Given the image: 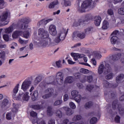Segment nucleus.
Returning <instances> with one entry per match:
<instances>
[{
  "instance_id": "f257e3e1",
  "label": "nucleus",
  "mask_w": 124,
  "mask_h": 124,
  "mask_svg": "<svg viewBox=\"0 0 124 124\" xmlns=\"http://www.w3.org/2000/svg\"><path fill=\"white\" fill-rule=\"evenodd\" d=\"M93 18L92 15L88 14L85 16L84 19H79L78 22H75L74 23V26L75 27H78V26H85L86 24H88L89 21L91 20Z\"/></svg>"
},
{
  "instance_id": "f03ea898",
  "label": "nucleus",
  "mask_w": 124,
  "mask_h": 124,
  "mask_svg": "<svg viewBox=\"0 0 124 124\" xmlns=\"http://www.w3.org/2000/svg\"><path fill=\"white\" fill-rule=\"evenodd\" d=\"M111 71V68L109 66V64H107L106 66H104L103 64H101L98 68V74H102L104 71V74L106 75V74H108V73H110V71Z\"/></svg>"
},
{
  "instance_id": "7ed1b4c3",
  "label": "nucleus",
  "mask_w": 124,
  "mask_h": 124,
  "mask_svg": "<svg viewBox=\"0 0 124 124\" xmlns=\"http://www.w3.org/2000/svg\"><path fill=\"white\" fill-rule=\"evenodd\" d=\"M48 80H49V82H47L45 81L42 82L40 84V87L43 89H45V88H47V85H56V81H54L55 77L54 76H52L48 78Z\"/></svg>"
},
{
  "instance_id": "20e7f679",
  "label": "nucleus",
  "mask_w": 124,
  "mask_h": 124,
  "mask_svg": "<svg viewBox=\"0 0 124 124\" xmlns=\"http://www.w3.org/2000/svg\"><path fill=\"white\" fill-rule=\"evenodd\" d=\"M19 84H17L15 87L14 88L13 92V97L15 98L16 100H20L21 99V95L24 94V92H22V91H20L19 95L17 96L16 95L17 93H18V91H19Z\"/></svg>"
},
{
  "instance_id": "39448f33",
  "label": "nucleus",
  "mask_w": 124,
  "mask_h": 124,
  "mask_svg": "<svg viewBox=\"0 0 124 124\" xmlns=\"http://www.w3.org/2000/svg\"><path fill=\"white\" fill-rule=\"evenodd\" d=\"M120 58H121V62L124 64V53H117L116 54L112 55L111 57V59L114 62L119 61Z\"/></svg>"
},
{
  "instance_id": "423d86ee",
  "label": "nucleus",
  "mask_w": 124,
  "mask_h": 124,
  "mask_svg": "<svg viewBox=\"0 0 124 124\" xmlns=\"http://www.w3.org/2000/svg\"><path fill=\"white\" fill-rule=\"evenodd\" d=\"M78 91L76 90H74L71 92V95L73 98H74L76 102L80 103V102L81 101V95L78 94Z\"/></svg>"
},
{
  "instance_id": "0eeeda50",
  "label": "nucleus",
  "mask_w": 124,
  "mask_h": 124,
  "mask_svg": "<svg viewBox=\"0 0 124 124\" xmlns=\"http://www.w3.org/2000/svg\"><path fill=\"white\" fill-rule=\"evenodd\" d=\"M31 81L26 80L23 82L21 85V89L24 92H28L30 87H31Z\"/></svg>"
},
{
  "instance_id": "6e6552de",
  "label": "nucleus",
  "mask_w": 124,
  "mask_h": 124,
  "mask_svg": "<svg viewBox=\"0 0 124 124\" xmlns=\"http://www.w3.org/2000/svg\"><path fill=\"white\" fill-rule=\"evenodd\" d=\"M49 31L53 36L57 35L58 32L57 31V29H56V26L54 25H51L49 28Z\"/></svg>"
},
{
  "instance_id": "1a4fd4ad",
  "label": "nucleus",
  "mask_w": 124,
  "mask_h": 124,
  "mask_svg": "<svg viewBox=\"0 0 124 124\" xmlns=\"http://www.w3.org/2000/svg\"><path fill=\"white\" fill-rule=\"evenodd\" d=\"M92 0H85L81 4V7L82 8H85V9L89 8L92 5Z\"/></svg>"
},
{
  "instance_id": "9d476101",
  "label": "nucleus",
  "mask_w": 124,
  "mask_h": 124,
  "mask_svg": "<svg viewBox=\"0 0 124 124\" xmlns=\"http://www.w3.org/2000/svg\"><path fill=\"white\" fill-rule=\"evenodd\" d=\"M8 103H9V101L8 99L5 98L1 102L0 107L2 109H5L7 107V105H8Z\"/></svg>"
},
{
  "instance_id": "9b49d317",
  "label": "nucleus",
  "mask_w": 124,
  "mask_h": 124,
  "mask_svg": "<svg viewBox=\"0 0 124 124\" xmlns=\"http://www.w3.org/2000/svg\"><path fill=\"white\" fill-rule=\"evenodd\" d=\"M9 15H10V12H9V11H7L4 12L2 13V16H1L0 21L1 22H4V21H5L6 19H7V17H8Z\"/></svg>"
},
{
  "instance_id": "f8f14e48",
  "label": "nucleus",
  "mask_w": 124,
  "mask_h": 124,
  "mask_svg": "<svg viewBox=\"0 0 124 124\" xmlns=\"http://www.w3.org/2000/svg\"><path fill=\"white\" fill-rule=\"evenodd\" d=\"M51 39L50 38L45 39L42 40L41 45L44 47H46V46H48V45H51Z\"/></svg>"
},
{
  "instance_id": "ddd939ff",
  "label": "nucleus",
  "mask_w": 124,
  "mask_h": 124,
  "mask_svg": "<svg viewBox=\"0 0 124 124\" xmlns=\"http://www.w3.org/2000/svg\"><path fill=\"white\" fill-rule=\"evenodd\" d=\"M30 116L31 117V120L32 124L33 121H38V118H37V113L32 111L30 112Z\"/></svg>"
},
{
  "instance_id": "4468645a",
  "label": "nucleus",
  "mask_w": 124,
  "mask_h": 124,
  "mask_svg": "<svg viewBox=\"0 0 124 124\" xmlns=\"http://www.w3.org/2000/svg\"><path fill=\"white\" fill-rule=\"evenodd\" d=\"M94 23L96 27L100 25V23H101V17L99 16H95L94 18Z\"/></svg>"
},
{
  "instance_id": "2eb2a0df",
  "label": "nucleus",
  "mask_w": 124,
  "mask_h": 124,
  "mask_svg": "<svg viewBox=\"0 0 124 124\" xmlns=\"http://www.w3.org/2000/svg\"><path fill=\"white\" fill-rule=\"evenodd\" d=\"M61 41H62L61 39V38L57 36L53 41L50 43V45L51 46H55V45H57V44H58V43H60Z\"/></svg>"
},
{
  "instance_id": "dca6fc26",
  "label": "nucleus",
  "mask_w": 124,
  "mask_h": 124,
  "mask_svg": "<svg viewBox=\"0 0 124 124\" xmlns=\"http://www.w3.org/2000/svg\"><path fill=\"white\" fill-rule=\"evenodd\" d=\"M124 75L121 74L118 76L116 78V83L117 84H120V83H122V81L124 80Z\"/></svg>"
},
{
  "instance_id": "f3484780",
  "label": "nucleus",
  "mask_w": 124,
  "mask_h": 124,
  "mask_svg": "<svg viewBox=\"0 0 124 124\" xmlns=\"http://www.w3.org/2000/svg\"><path fill=\"white\" fill-rule=\"evenodd\" d=\"M31 19L27 18V17H24L19 20V23H21L22 24H26L28 25L30 22H31Z\"/></svg>"
},
{
  "instance_id": "a211bd4d",
  "label": "nucleus",
  "mask_w": 124,
  "mask_h": 124,
  "mask_svg": "<svg viewBox=\"0 0 124 124\" xmlns=\"http://www.w3.org/2000/svg\"><path fill=\"white\" fill-rule=\"evenodd\" d=\"M66 35V33L64 32L63 31H60L58 34H57V36H58L62 41L64 40V38H65V36Z\"/></svg>"
},
{
  "instance_id": "6ab92c4d",
  "label": "nucleus",
  "mask_w": 124,
  "mask_h": 124,
  "mask_svg": "<svg viewBox=\"0 0 124 124\" xmlns=\"http://www.w3.org/2000/svg\"><path fill=\"white\" fill-rule=\"evenodd\" d=\"M121 105L118 102V100H115L112 103V109L116 110L117 108H119Z\"/></svg>"
},
{
  "instance_id": "aec40b11",
  "label": "nucleus",
  "mask_w": 124,
  "mask_h": 124,
  "mask_svg": "<svg viewBox=\"0 0 124 124\" xmlns=\"http://www.w3.org/2000/svg\"><path fill=\"white\" fill-rule=\"evenodd\" d=\"M65 110L66 111V115L67 116H71L74 113V110L69 108H65Z\"/></svg>"
},
{
  "instance_id": "412c9836",
  "label": "nucleus",
  "mask_w": 124,
  "mask_h": 124,
  "mask_svg": "<svg viewBox=\"0 0 124 124\" xmlns=\"http://www.w3.org/2000/svg\"><path fill=\"white\" fill-rule=\"evenodd\" d=\"M119 38L117 36H111L110 38V42L111 44H117Z\"/></svg>"
},
{
  "instance_id": "4be33fe9",
  "label": "nucleus",
  "mask_w": 124,
  "mask_h": 124,
  "mask_svg": "<svg viewBox=\"0 0 124 124\" xmlns=\"http://www.w3.org/2000/svg\"><path fill=\"white\" fill-rule=\"evenodd\" d=\"M109 28V22L107 20H104L103 23L102 29L103 30H107Z\"/></svg>"
},
{
  "instance_id": "5701e85b",
  "label": "nucleus",
  "mask_w": 124,
  "mask_h": 124,
  "mask_svg": "<svg viewBox=\"0 0 124 124\" xmlns=\"http://www.w3.org/2000/svg\"><path fill=\"white\" fill-rule=\"evenodd\" d=\"M38 97V92L37 91H35L32 95L31 99L33 101H35Z\"/></svg>"
},
{
  "instance_id": "b1692460",
  "label": "nucleus",
  "mask_w": 124,
  "mask_h": 124,
  "mask_svg": "<svg viewBox=\"0 0 124 124\" xmlns=\"http://www.w3.org/2000/svg\"><path fill=\"white\" fill-rule=\"evenodd\" d=\"M29 99H30V96H29V92H26L24 94L22 97V100L23 101H29Z\"/></svg>"
},
{
  "instance_id": "393cba45",
  "label": "nucleus",
  "mask_w": 124,
  "mask_h": 124,
  "mask_svg": "<svg viewBox=\"0 0 124 124\" xmlns=\"http://www.w3.org/2000/svg\"><path fill=\"white\" fill-rule=\"evenodd\" d=\"M21 33H22V31H15L12 34L13 38H18V36H19Z\"/></svg>"
},
{
  "instance_id": "a878e982",
  "label": "nucleus",
  "mask_w": 124,
  "mask_h": 124,
  "mask_svg": "<svg viewBox=\"0 0 124 124\" xmlns=\"http://www.w3.org/2000/svg\"><path fill=\"white\" fill-rule=\"evenodd\" d=\"M58 4H59V1H58V0L54 1L49 4L48 8L52 9V8H54V7H55V5H57Z\"/></svg>"
},
{
  "instance_id": "bb28decb",
  "label": "nucleus",
  "mask_w": 124,
  "mask_h": 124,
  "mask_svg": "<svg viewBox=\"0 0 124 124\" xmlns=\"http://www.w3.org/2000/svg\"><path fill=\"white\" fill-rule=\"evenodd\" d=\"M13 108L12 110L13 113H17L18 109H19V105L15 104H13Z\"/></svg>"
},
{
  "instance_id": "cd10ccee",
  "label": "nucleus",
  "mask_w": 124,
  "mask_h": 124,
  "mask_svg": "<svg viewBox=\"0 0 124 124\" xmlns=\"http://www.w3.org/2000/svg\"><path fill=\"white\" fill-rule=\"evenodd\" d=\"M45 93H48V94H50V96L52 95L53 93H54V89L53 88H48L45 90Z\"/></svg>"
},
{
  "instance_id": "c85d7f7f",
  "label": "nucleus",
  "mask_w": 124,
  "mask_h": 124,
  "mask_svg": "<svg viewBox=\"0 0 124 124\" xmlns=\"http://www.w3.org/2000/svg\"><path fill=\"white\" fill-rule=\"evenodd\" d=\"M32 108L35 110H40L43 108V106L42 105H34L32 106Z\"/></svg>"
},
{
  "instance_id": "c756f323",
  "label": "nucleus",
  "mask_w": 124,
  "mask_h": 124,
  "mask_svg": "<svg viewBox=\"0 0 124 124\" xmlns=\"http://www.w3.org/2000/svg\"><path fill=\"white\" fill-rule=\"evenodd\" d=\"M92 73V71L85 68H81L80 69V73H83V74H89V73Z\"/></svg>"
},
{
  "instance_id": "7c9ffc66",
  "label": "nucleus",
  "mask_w": 124,
  "mask_h": 124,
  "mask_svg": "<svg viewBox=\"0 0 124 124\" xmlns=\"http://www.w3.org/2000/svg\"><path fill=\"white\" fill-rule=\"evenodd\" d=\"M62 99L57 100L53 103V106H61V105H62Z\"/></svg>"
},
{
  "instance_id": "2f4dec72",
  "label": "nucleus",
  "mask_w": 124,
  "mask_h": 124,
  "mask_svg": "<svg viewBox=\"0 0 124 124\" xmlns=\"http://www.w3.org/2000/svg\"><path fill=\"white\" fill-rule=\"evenodd\" d=\"M42 80V77H41V76H38L37 78H35L34 81V85H37V84L41 82Z\"/></svg>"
},
{
  "instance_id": "473e14b6",
  "label": "nucleus",
  "mask_w": 124,
  "mask_h": 124,
  "mask_svg": "<svg viewBox=\"0 0 124 124\" xmlns=\"http://www.w3.org/2000/svg\"><path fill=\"white\" fill-rule=\"evenodd\" d=\"M73 77H68L65 78V82L71 84V83H73Z\"/></svg>"
},
{
  "instance_id": "72a5a7b5",
  "label": "nucleus",
  "mask_w": 124,
  "mask_h": 124,
  "mask_svg": "<svg viewBox=\"0 0 124 124\" xmlns=\"http://www.w3.org/2000/svg\"><path fill=\"white\" fill-rule=\"evenodd\" d=\"M96 123H97V118L96 117H93L89 121L90 124H96Z\"/></svg>"
},
{
  "instance_id": "f704fd0d",
  "label": "nucleus",
  "mask_w": 124,
  "mask_h": 124,
  "mask_svg": "<svg viewBox=\"0 0 124 124\" xmlns=\"http://www.w3.org/2000/svg\"><path fill=\"white\" fill-rule=\"evenodd\" d=\"M14 28L13 26H10L9 28L5 30V33H10L13 31Z\"/></svg>"
},
{
  "instance_id": "c9c22d12",
  "label": "nucleus",
  "mask_w": 124,
  "mask_h": 124,
  "mask_svg": "<svg viewBox=\"0 0 124 124\" xmlns=\"http://www.w3.org/2000/svg\"><path fill=\"white\" fill-rule=\"evenodd\" d=\"M47 116H53V111H52V108L48 107L47 108Z\"/></svg>"
},
{
  "instance_id": "e433bc0d",
  "label": "nucleus",
  "mask_w": 124,
  "mask_h": 124,
  "mask_svg": "<svg viewBox=\"0 0 124 124\" xmlns=\"http://www.w3.org/2000/svg\"><path fill=\"white\" fill-rule=\"evenodd\" d=\"M56 80L58 85H62L63 84V78H56Z\"/></svg>"
},
{
  "instance_id": "4c0bfd02",
  "label": "nucleus",
  "mask_w": 124,
  "mask_h": 124,
  "mask_svg": "<svg viewBox=\"0 0 124 124\" xmlns=\"http://www.w3.org/2000/svg\"><path fill=\"white\" fill-rule=\"evenodd\" d=\"M93 106V102H89L85 104L84 107L85 109H90Z\"/></svg>"
},
{
  "instance_id": "58836bf2",
  "label": "nucleus",
  "mask_w": 124,
  "mask_h": 124,
  "mask_svg": "<svg viewBox=\"0 0 124 124\" xmlns=\"http://www.w3.org/2000/svg\"><path fill=\"white\" fill-rule=\"evenodd\" d=\"M86 37V34L83 32H79L78 34V38L84 39Z\"/></svg>"
},
{
  "instance_id": "ea45409f",
  "label": "nucleus",
  "mask_w": 124,
  "mask_h": 124,
  "mask_svg": "<svg viewBox=\"0 0 124 124\" xmlns=\"http://www.w3.org/2000/svg\"><path fill=\"white\" fill-rule=\"evenodd\" d=\"M82 119V116L80 115H76L73 118V121L74 122H77V121H80Z\"/></svg>"
},
{
  "instance_id": "a19ab883",
  "label": "nucleus",
  "mask_w": 124,
  "mask_h": 124,
  "mask_svg": "<svg viewBox=\"0 0 124 124\" xmlns=\"http://www.w3.org/2000/svg\"><path fill=\"white\" fill-rule=\"evenodd\" d=\"M79 31H75L73 32L72 34V37L73 39H74V38H77V37H79Z\"/></svg>"
},
{
  "instance_id": "79ce46f5",
  "label": "nucleus",
  "mask_w": 124,
  "mask_h": 124,
  "mask_svg": "<svg viewBox=\"0 0 124 124\" xmlns=\"http://www.w3.org/2000/svg\"><path fill=\"white\" fill-rule=\"evenodd\" d=\"M46 31L44 29L41 28L38 30V35L41 37L42 35H43V34Z\"/></svg>"
},
{
  "instance_id": "37998d69",
  "label": "nucleus",
  "mask_w": 124,
  "mask_h": 124,
  "mask_svg": "<svg viewBox=\"0 0 124 124\" xmlns=\"http://www.w3.org/2000/svg\"><path fill=\"white\" fill-rule=\"evenodd\" d=\"M33 124H46V123L44 121L39 122V120H33L32 121Z\"/></svg>"
},
{
  "instance_id": "c03bdc74",
  "label": "nucleus",
  "mask_w": 124,
  "mask_h": 124,
  "mask_svg": "<svg viewBox=\"0 0 124 124\" xmlns=\"http://www.w3.org/2000/svg\"><path fill=\"white\" fill-rule=\"evenodd\" d=\"M49 36V34H48V31H46V32L43 34V35L41 36V38H43V39H46L48 38Z\"/></svg>"
},
{
  "instance_id": "a18cd8bd",
  "label": "nucleus",
  "mask_w": 124,
  "mask_h": 124,
  "mask_svg": "<svg viewBox=\"0 0 124 124\" xmlns=\"http://www.w3.org/2000/svg\"><path fill=\"white\" fill-rule=\"evenodd\" d=\"M55 114L57 117H59V118H62V111L60 110H57L56 111Z\"/></svg>"
},
{
  "instance_id": "49530a36",
  "label": "nucleus",
  "mask_w": 124,
  "mask_h": 124,
  "mask_svg": "<svg viewBox=\"0 0 124 124\" xmlns=\"http://www.w3.org/2000/svg\"><path fill=\"white\" fill-rule=\"evenodd\" d=\"M85 8L82 7V5H81V7H78V11L80 13H83L84 12H86V10H85Z\"/></svg>"
},
{
  "instance_id": "de8ad7c7",
  "label": "nucleus",
  "mask_w": 124,
  "mask_h": 124,
  "mask_svg": "<svg viewBox=\"0 0 124 124\" xmlns=\"http://www.w3.org/2000/svg\"><path fill=\"white\" fill-rule=\"evenodd\" d=\"M20 28L21 30H27L28 28V24L20 23Z\"/></svg>"
},
{
  "instance_id": "09e8293b",
  "label": "nucleus",
  "mask_w": 124,
  "mask_h": 124,
  "mask_svg": "<svg viewBox=\"0 0 124 124\" xmlns=\"http://www.w3.org/2000/svg\"><path fill=\"white\" fill-rule=\"evenodd\" d=\"M23 35L24 38H29V36H30V32L29 31H25L23 32Z\"/></svg>"
},
{
  "instance_id": "8fccbe9b",
  "label": "nucleus",
  "mask_w": 124,
  "mask_h": 124,
  "mask_svg": "<svg viewBox=\"0 0 124 124\" xmlns=\"http://www.w3.org/2000/svg\"><path fill=\"white\" fill-rule=\"evenodd\" d=\"M64 4L65 6H70L71 5V2L67 0H63Z\"/></svg>"
},
{
  "instance_id": "3c124183",
  "label": "nucleus",
  "mask_w": 124,
  "mask_h": 124,
  "mask_svg": "<svg viewBox=\"0 0 124 124\" xmlns=\"http://www.w3.org/2000/svg\"><path fill=\"white\" fill-rule=\"evenodd\" d=\"M6 119L10 121L12 119V114L10 112H8L6 115Z\"/></svg>"
},
{
  "instance_id": "603ef678",
  "label": "nucleus",
  "mask_w": 124,
  "mask_h": 124,
  "mask_svg": "<svg viewBox=\"0 0 124 124\" xmlns=\"http://www.w3.org/2000/svg\"><path fill=\"white\" fill-rule=\"evenodd\" d=\"M93 76H89L87 77V81L88 82V83H92V82H93Z\"/></svg>"
},
{
  "instance_id": "864d4df0",
  "label": "nucleus",
  "mask_w": 124,
  "mask_h": 124,
  "mask_svg": "<svg viewBox=\"0 0 124 124\" xmlns=\"http://www.w3.org/2000/svg\"><path fill=\"white\" fill-rule=\"evenodd\" d=\"M119 112L120 115H124V108L122 107V106H120L119 108H118Z\"/></svg>"
},
{
  "instance_id": "5fc2aeb1",
  "label": "nucleus",
  "mask_w": 124,
  "mask_h": 124,
  "mask_svg": "<svg viewBox=\"0 0 124 124\" xmlns=\"http://www.w3.org/2000/svg\"><path fill=\"white\" fill-rule=\"evenodd\" d=\"M120 120H121V117L119 115H117L114 118V122L116 124H120Z\"/></svg>"
},
{
  "instance_id": "6e6d98bb",
  "label": "nucleus",
  "mask_w": 124,
  "mask_h": 124,
  "mask_svg": "<svg viewBox=\"0 0 124 124\" xmlns=\"http://www.w3.org/2000/svg\"><path fill=\"white\" fill-rule=\"evenodd\" d=\"M56 120L54 118H50L48 120V124H55Z\"/></svg>"
},
{
  "instance_id": "4d7b16f0",
  "label": "nucleus",
  "mask_w": 124,
  "mask_h": 124,
  "mask_svg": "<svg viewBox=\"0 0 124 124\" xmlns=\"http://www.w3.org/2000/svg\"><path fill=\"white\" fill-rule=\"evenodd\" d=\"M56 78H63V74L62 72H58L56 75Z\"/></svg>"
},
{
  "instance_id": "13d9d810",
  "label": "nucleus",
  "mask_w": 124,
  "mask_h": 124,
  "mask_svg": "<svg viewBox=\"0 0 124 124\" xmlns=\"http://www.w3.org/2000/svg\"><path fill=\"white\" fill-rule=\"evenodd\" d=\"M93 27H89L88 28L86 29L85 30L86 33H89L90 31H93Z\"/></svg>"
},
{
  "instance_id": "bf43d9fd",
  "label": "nucleus",
  "mask_w": 124,
  "mask_h": 124,
  "mask_svg": "<svg viewBox=\"0 0 124 124\" xmlns=\"http://www.w3.org/2000/svg\"><path fill=\"white\" fill-rule=\"evenodd\" d=\"M118 13L121 15H124V7L119 8L118 9Z\"/></svg>"
},
{
  "instance_id": "052dcab7",
  "label": "nucleus",
  "mask_w": 124,
  "mask_h": 124,
  "mask_svg": "<svg viewBox=\"0 0 124 124\" xmlns=\"http://www.w3.org/2000/svg\"><path fill=\"white\" fill-rule=\"evenodd\" d=\"M119 34H120L119 31L116 30L112 33L111 36H117V35H119Z\"/></svg>"
},
{
  "instance_id": "680f3d73",
  "label": "nucleus",
  "mask_w": 124,
  "mask_h": 124,
  "mask_svg": "<svg viewBox=\"0 0 124 124\" xmlns=\"http://www.w3.org/2000/svg\"><path fill=\"white\" fill-rule=\"evenodd\" d=\"M112 78H113V73H112L106 76V79L107 80H110V79H112Z\"/></svg>"
},
{
  "instance_id": "e2e57ef3",
  "label": "nucleus",
  "mask_w": 124,
  "mask_h": 124,
  "mask_svg": "<svg viewBox=\"0 0 124 124\" xmlns=\"http://www.w3.org/2000/svg\"><path fill=\"white\" fill-rule=\"evenodd\" d=\"M74 76L76 79H79L81 77V74L80 73H75L74 74Z\"/></svg>"
},
{
  "instance_id": "0e129e2a",
  "label": "nucleus",
  "mask_w": 124,
  "mask_h": 124,
  "mask_svg": "<svg viewBox=\"0 0 124 124\" xmlns=\"http://www.w3.org/2000/svg\"><path fill=\"white\" fill-rule=\"evenodd\" d=\"M107 13L108 14V15H110V16L112 15H114V12L113 11V9H108L107 11Z\"/></svg>"
},
{
  "instance_id": "69168bd1",
  "label": "nucleus",
  "mask_w": 124,
  "mask_h": 124,
  "mask_svg": "<svg viewBox=\"0 0 124 124\" xmlns=\"http://www.w3.org/2000/svg\"><path fill=\"white\" fill-rule=\"evenodd\" d=\"M3 38L5 41H9V36L7 34H4L3 35Z\"/></svg>"
},
{
  "instance_id": "338daca9",
  "label": "nucleus",
  "mask_w": 124,
  "mask_h": 124,
  "mask_svg": "<svg viewBox=\"0 0 124 124\" xmlns=\"http://www.w3.org/2000/svg\"><path fill=\"white\" fill-rule=\"evenodd\" d=\"M5 57V52L3 51H1L0 52V59H4Z\"/></svg>"
},
{
  "instance_id": "774afa93",
  "label": "nucleus",
  "mask_w": 124,
  "mask_h": 124,
  "mask_svg": "<svg viewBox=\"0 0 124 124\" xmlns=\"http://www.w3.org/2000/svg\"><path fill=\"white\" fill-rule=\"evenodd\" d=\"M93 89V85H88L86 88V90L88 91V92H91Z\"/></svg>"
}]
</instances>
